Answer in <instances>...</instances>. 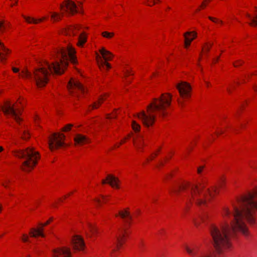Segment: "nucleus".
Returning <instances> with one entry per match:
<instances>
[{
  "label": "nucleus",
  "instance_id": "obj_1",
  "mask_svg": "<svg viewBox=\"0 0 257 257\" xmlns=\"http://www.w3.org/2000/svg\"><path fill=\"white\" fill-rule=\"evenodd\" d=\"M257 211V188L251 192L238 197L231 208H223L222 215L224 222L218 227L211 225L210 233L216 253H203L199 257H224L230 250L232 237L240 233L245 236L249 234L245 221L254 222V213Z\"/></svg>",
  "mask_w": 257,
  "mask_h": 257
},
{
  "label": "nucleus",
  "instance_id": "obj_2",
  "mask_svg": "<svg viewBox=\"0 0 257 257\" xmlns=\"http://www.w3.org/2000/svg\"><path fill=\"white\" fill-rule=\"evenodd\" d=\"M75 53V50L71 47L59 49L55 53L57 60L55 62L51 63L46 62L39 67L34 69L33 73L27 69L24 70L19 75L24 78L34 81L38 87H43L48 83L51 74H62L69 61L73 64L76 63Z\"/></svg>",
  "mask_w": 257,
  "mask_h": 257
},
{
  "label": "nucleus",
  "instance_id": "obj_3",
  "mask_svg": "<svg viewBox=\"0 0 257 257\" xmlns=\"http://www.w3.org/2000/svg\"><path fill=\"white\" fill-rule=\"evenodd\" d=\"M180 192L186 193L188 201L192 200L199 205H207L210 198L217 192L216 187H212L211 190L206 188L204 183H191L183 182L177 184L171 191V194H178Z\"/></svg>",
  "mask_w": 257,
  "mask_h": 257
},
{
  "label": "nucleus",
  "instance_id": "obj_4",
  "mask_svg": "<svg viewBox=\"0 0 257 257\" xmlns=\"http://www.w3.org/2000/svg\"><path fill=\"white\" fill-rule=\"evenodd\" d=\"M172 95L169 93H164L158 98H154L147 107V112H141L138 114L146 126L152 125L156 119V116L158 115L164 117L167 114V108L171 105Z\"/></svg>",
  "mask_w": 257,
  "mask_h": 257
},
{
  "label": "nucleus",
  "instance_id": "obj_5",
  "mask_svg": "<svg viewBox=\"0 0 257 257\" xmlns=\"http://www.w3.org/2000/svg\"><path fill=\"white\" fill-rule=\"evenodd\" d=\"M14 154L21 159L22 169L26 172H29L33 170L40 158L39 153L30 147L25 150L15 151Z\"/></svg>",
  "mask_w": 257,
  "mask_h": 257
},
{
  "label": "nucleus",
  "instance_id": "obj_6",
  "mask_svg": "<svg viewBox=\"0 0 257 257\" xmlns=\"http://www.w3.org/2000/svg\"><path fill=\"white\" fill-rule=\"evenodd\" d=\"M100 53L102 55L103 59L105 61H103L101 57L96 53V59L97 62V64L100 69H108L110 68V65L106 62V61H109L112 58V54L108 51L106 50L104 48H102L99 50Z\"/></svg>",
  "mask_w": 257,
  "mask_h": 257
},
{
  "label": "nucleus",
  "instance_id": "obj_7",
  "mask_svg": "<svg viewBox=\"0 0 257 257\" xmlns=\"http://www.w3.org/2000/svg\"><path fill=\"white\" fill-rule=\"evenodd\" d=\"M65 136L61 133H54L49 139V146L51 150L57 149L61 147L65 146L64 141Z\"/></svg>",
  "mask_w": 257,
  "mask_h": 257
},
{
  "label": "nucleus",
  "instance_id": "obj_8",
  "mask_svg": "<svg viewBox=\"0 0 257 257\" xmlns=\"http://www.w3.org/2000/svg\"><path fill=\"white\" fill-rule=\"evenodd\" d=\"M2 109L5 114L11 115L17 122H20L21 118L19 115L21 114V110L18 106L15 107L10 101H7L3 105Z\"/></svg>",
  "mask_w": 257,
  "mask_h": 257
},
{
  "label": "nucleus",
  "instance_id": "obj_9",
  "mask_svg": "<svg viewBox=\"0 0 257 257\" xmlns=\"http://www.w3.org/2000/svg\"><path fill=\"white\" fill-rule=\"evenodd\" d=\"M61 9L62 10L71 15L79 12V8L77 7L74 2L71 0H66V1L61 5Z\"/></svg>",
  "mask_w": 257,
  "mask_h": 257
},
{
  "label": "nucleus",
  "instance_id": "obj_10",
  "mask_svg": "<svg viewBox=\"0 0 257 257\" xmlns=\"http://www.w3.org/2000/svg\"><path fill=\"white\" fill-rule=\"evenodd\" d=\"M176 87L181 97H188L190 96L191 88L189 84L186 82L182 81L176 85Z\"/></svg>",
  "mask_w": 257,
  "mask_h": 257
},
{
  "label": "nucleus",
  "instance_id": "obj_11",
  "mask_svg": "<svg viewBox=\"0 0 257 257\" xmlns=\"http://www.w3.org/2000/svg\"><path fill=\"white\" fill-rule=\"evenodd\" d=\"M67 87L70 93L74 95L75 94V90H78L82 93H84L85 91V88L79 81L72 79L69 81Z\"/></svg>",
  "mask_w": 257,
  "mask_h": 257
},
{
  "label": "nucleus",
  "instance_id": "obj_12",
  "mask_svg": "<svg viewBox=\"0 0 257 257\" xmlns=\"http://www.w3.org/2000/svg\"><path fill=\"white\" fill-rule=\"evenodd\" d=\"M71 253L69 248L59 247L53 251V257H71Z\"/></svg>",
  "mask_w": 257,
  "mask_h": 257
},
{
  "label": "nucleus",
  "instance_id": "obj_13",
  "mask_svg": "<svg viewBox=\"0 0 257 257\" xmlns=\"http://www.w3.org/2000/svg\"><path fill=\"white\" fill-rule=\"evenodd\" d=\"M71 243L74 249L76 250H82L85 246L83 239L78 235H75L72 237Z\"/></svg>",
  "mask_w": 257,
  "mask_h": 257
},
{
  "label": "nucleus",
  "instance_id": "obj_14",
  "mask_svg": "<svg viewBox=\"0 0 257 257\" xmlns=\"http://www.w3.org/2000/svg\"><path fill=\"white\" fill-rule=\"evenodd\" d=\"M52 220V219H50L48 221H47L44 224H40V226L38 228H32L31 229L30 234L32 237H37L38 236H41L42 237H44V234L43 233V227L47 224H48Z\"/></svg>",
  "mask_w": 257,
  "mask_h": 257
},
{
  "label": "nucleus",
  "instance_id": "obj_15",
  "mask_svg": "<svg viewBox=\"0 0 257 257\" xmlns=\"http://www.w3.org/2000/svg\"><path fill=\"white\" fill-rule=\"evenodd\" d=\"M127 232L124 229H122L118 235L116 236V247L115 248L112 249L111 252V255L113 257V252L115 251L116 249L119 248V246H120L123 241V239L126 234Z\"/></svg>",
  "mask_w": 257,
  "mask_h": 257
},
{
  "label": "nucleus",
  "instance_id": "obj_16",
  "mask_svg": "<svg viewBox=\"0 0 257 257\" xmlns=\"http://www.w3.org/2000/svg\"><path fill=\"white\" fill-rule=\"evenodd\" d=\"M103 184H107L112 187L117 188L119 187V180L118 178H105L101 181Z\"/></svg>",
  "mask_w": 257,
  "mask_h": 257
},
{
  "label": "nucleus",
  "instance_id": "obj_17",
  "mask_svg": "<svg viewBox=\"0 0 257 257\" xmlns=\"http://www.w3.org/2000/svg\"><path fill=\"white\" fill-rule=\"evenodd\" d=\"M185 37V45L186 47L189 46L191 42L196 37V33L195 32H187L184 34Z\"/></svg>",
  "mask_w": 257,
  "mask_h": 257
},
{
  "label": "nucleus",
  "instance_id": "obj_18",
  "mask_svg": "<svg viewBox=\"0 0 257 257\" xmlns=\"http://www.w3.org/2000/svg\"><path fill=\"white\" fill-rule=\"evenodd\" d=\"M74 141L76 145H83L89 143V139L85 136L81 134H77L74 138Z\"/></svg>",
  "mask_w": 257,
  "mask_h": 257
},
{
  "label": "nucleus",
  "instance_id": "obj_19",
  "mask_svg": "<svg viewBox=\"0 0 257 257\" xmlns=\"http://www.w3.org/2000/svg\"><path fill=\"white\" fill-rule=\"evenodd\" d=\"M118 215L120 216L126 223H130L132 219V216H131L130 212L126 209L123 211H120L118 213ZM117 216L118 215H116V216Z\"/></svg>",
  "mask_w": 257,
  "mask_h": 257
},
{
  "label": "nucleus",
  "instance_id": "obj_20",
  "mask_svg": "<svg viewBox=\"0 0 257 257\" xmlns=\"http://www.w3.org/2000/svg\"><path fill=\"white\" fill-rule=\"evenodd\" d=\"M81 26L76 25L75 26H71L66 29L64 31V34L69 36H74L77 34V31L79 30Z\"/></svg>",
  "mask_w": 257,
  "mask_h": 257
},
{
  "label": "nucleus",
  "instance_id": "obj_21",
  "mask_svg": "<svg viewBox=\"0 0 257 257\" xmlns=\"http://www.w3.org/2000/svg\"><path fill=\"white\" fill-rule=\"evenodd\" d=\"M77 45L79 47H82L87 41L86 34L84 32H82L78 37Z\"/></svg>",
  "mask_w": 257,
  "mask_h": 257
},
{
  "label": "nucleus",
  "instance_id": "obj_22",
  "mask_svg": "<svg viewBox=\"0 0 257 257\" xmlns=\"http://www.w3.org/2000/svg\"><path fill=\"white\" fill-rule=\"evenodd\" d=\"M106 97V94H105L103 96H101L100 97H99L97 102H94L93 104L89 106V109L90 110L97 108L98 106L103 102V101L105 99Z\"/></svg>",
  "mask_w": 257,
  "mask_h": 257
},
{
  "label": "nucleus",
  "instance_id": "obj_23",
  "mask_svg": "<svg viewBox=\"0 0 257 257\" xmlns=\"http://www.w3.org/2000/svg\"><path fill=\"white\" fill-rule=\"evenodd\" d=\"M107 200V197L100 195L99 197L94 199V202L98 205H100L102 202H106Z\"/></svg>",
  "mask_w": 257,
  "mask_h": 257
},
{
  "label": "nucleus",
  "instance_id": "obj_24",
  "mask_svg": "<svg viewBox=\"0 0 257 257\" xmlns=\"http://www.w3.org/2000/svg\"><path fill=\"white\" fill-rule=\"evenodd\" d=\"M24 17V19L26 20V21L28 23H35V24H37L38 22H42V21L46 19V18L45 17H44L41 19H39L38 20H36L34 18H31L30 17Z\"/></svg>",
  "mask_w": 257,
  "mask_h": 257
},
{
  "label": "nucleus",
  "instance_id": "obj_25",
  "mask_svg": "<svg viewBox=\"0 0 257 257\" xmlns=\"http://www.w3.org/2000/svg\"><path fill=\"white\" fill-rule=\"evenodd\" d=\"M208 218V215L206 214H203L202 216H201L200 217V219H199V220H193V222H194V225L196 226H198L199 223V222L200 221H202L203 222H204L205 221V220Z\"/></svg>",
  "mask_w": 257,
  "mask_h": 257
},
{
  "label": "nucleus",
  "instance_id": "obj_26",
  "mask_svg": "<svg viewBox=\"0 0 257 257\" xmlns=\"http://www.w3.org/2000/svg\"><path fill=\"white\" fill-rule=\"evenodd\" d=\"M88 228L90 234L95 235L97 232V228L94 224L92 223L89 224Z\"/></svg>",
  "mask_w": 257,
  "mask_h": 257
},
{
  "label": "nucleus",
  "instance_id": "obj_27",
  "mask_svg": "<svg viewBox=\"0 0 257 257\" xmlns=\"http://www.w3.org/2000/svg\"><path fill=\"white\" fill-rule=\"evenodd\" d=\"M51 17L52 20L54 22L59 21L61 19V16H60V15L56 12L52 13Z\"/></svg>",
  "mask_w": 257,
  "mask_h": 257
},
{
  "label": "nucleus",
  "instance_id": "obj_28",
  "mask_svg": "<svg viewBox=\"0 0 257 257\" xmlns=\"http://www.w3.org/2000/svg\"><path fill=\"white\" fill-rule=\"evenodd\" d=\"M18 130L19 131V132L20 133V134H23V136H22V138L23 139H27L29 138V134L27 133V130H23V131H21L20 130L19 128H18Z\"/></svg>",
  "mask_w": 257,
  "mask_h": 257
},
{
  "label": "nucleus",
  "instance_id": "obj_29",
  "mask_svg": "<svg viewBox=\"0 0 257 257\" xmlns=\"http://www.w3.org/2000/svg\"><path fill=\"white\" fill-rule=\"evenodd\" d=\"M102 36L106 38L110 39L114 36L113 33H110L107 31L103 32L101 33Z\"/></svg>",
  "mask_w": 257,
  "mask_h": 257
},
{
  "label": "nucleus",
  "instance_id": "obj_30",
  "mask_svg": "<svg viewBox=\"0 0 257 257\" xmlns=\"http://www.w3.org/2000/svg\"><path fill=\"white\" fill-rule=\"evenodd\" d=\"M132 127L135 132H139L140 129V125L138 124L136 121L132 122Z\"/></svg>",
  "mask_w": 257,
  "mask_h": 257
},
{
  "label": "nucleus",
  "instance_id": "obj_31",
  "mask_svg": "<svg viewBox=\"0 0 257 257\" xmlns=\"http://www.w3.org/2000/svg\"><path fill=\"white\" fill-rule=\"evenodd\" d=\"M134 144H135V145L137 147H139L143 144V139H142V138H139V139L138 140H135L134 141Z\"/></svg>",
  "mask_w": 257,
  "mask_h": 257
},
{
  "label": "nucleus",
  "instance_id": "obj_32",
  "mask_svg": "<svg viewBox=\"0 0 257 257\" xmlns=\"http://www.w3.org/2000/svg\"><path fill=\"white\" fill-rule=\"evenodd\" d=\"M185 248L188 253L190 255H194L195 254V252L193 250L190 249L188 246H185Z\"/></svg>",
  "mask_w": 257,
  "mask_h": 257
},
{
  "label": "nucleus",
  "instance_id": "obj_33",
  "mask_svg": "<svg viewBox=\"0 0 257 257\" xmlns=\"http://www.w3.org/2000/svg\"><path fill=\"white\" fill-rule=\"evenodd\" d=\"M72 126H73V125L72 124H67L65 127H64L62 129V131L63 132H67V131H70Z\"/></svg>",
  "mask_w": 257,
  "mask_h": 257
},
{
  "label": "nucleus",
  "instance_id": "obj_34",
  "mask_svg": "<svg viewBox=\"0 0 257 257\" xmlns=\"http://www.w3.org/2000/svg\"><path fill=\"white\" fill-rule=\"evenodd\" d=\"M138 247L140 249L141 251H143L144 249V247L145 246L144 242L141 240L138 243Z\"/></svg>",
  "mask_w": 257,
  "mask_h": 257
},
{
  "label": "nucleus",
  "instance_id": "obj_35",
  "mask_svg": "<svg viewBox=\"0 0 257 257\" xmlns=\"http://www.w3.org/2000/svg\"><path fill=\"white\" fill-rule=\"evenodd\" d=\"M212 45V44H209L208 43H206V46L203 48V49L204 50V51L205 52H208L209 51L210 48Z\"/></svg>",
  "mask_w": 257,
  "mask_h": 257
},
{
  "label": "nucleus",
  "instance_id": "obj_36",
  "mask_svg": "<svg viewBox=\"0 0 257 257\" xmlns=\"http://www.w3.org/2000/svg\"><path fill=\"white\" fill-rule=\"evenodd\" d=\"M22 240L25 242L28 241V236L26 234H23V237H22Z\"/></svg>",
  "mask_w": 257,
  "mask_h": 257
},
{
  "label": "nucleus",
  "instance_id": "obj_37",
  "mask_svg": "<svg viewBox=\"0 0 257 257\" xmlns=\"http://www.w3.org/2000/svg\"><path fill=\"white\" fill-rule=\"evenodd\" d=\"M204 166H200L199 168H198L197 173L198 174H199V175L202 174V171L203 169H204Z\"/></svg>",
  "mask_w": 257,
  "mask_h": 257
},
{
  "label": "nucleus",
  "instance_id": "obj_38",
  "mask_svg": "<svg viewBox=\"0 0 257 257\" xmlns=\"http://www.w3.org/2000/svg\"><path fill=\"white\" fill-rule=\"evenodd\" d=\"M242 62L241 61H238L234 64V67H237L242 64Z\"/></svg>",
  "mask_w": 257,
  "mask_h": 257
},
{
  "label": "nucleus",
  "instance_id": "obj_39",
  "mask_svg": "<svg viewBox=\"0 0 257 257\" xmlns=\"http://www.w3.org/2000/svg\"><path fill=\"white\" fill-rule=\"evenodd\" d=\"M5 29V26L4 25V23L2 22H0V30H4Z\"/></svg>",
  "mask_w": 257,
  "mask_h": 257
},
{
  "label": "nucleus",
  "instance_id": "obj_40",
  "mask_svg": "<svg viewBox=\"0 0 257 257\" xmlns=\"http://www.w3.org/2000/svg\"><path fill=\"white\" fill-rule=\"evenodd\" d=\"M208 18L209 20L213 21V22H216L217 21H218V20L211 17H209Z\"/></svg>",
  "mask_w": 257,
  "mask_h": 257
},
{
  "label": "nucleus",
  "instance_id": "obj_41",
  "mask_svg": "<svg viewBox=\"0 0 257 257\" xmlns=\"http://www.w3.org/2000/svg\"><path fill=\"white\" fill-rule=\"evenodd\" d=\"M12 69H13V71H14V72H15V73H17L19 71V69L18 68H15V67H13L12 68Z\"/></svg>",
  "mask_w": 257,
  "mask_h": 257
},
{
  "label": "nucleus",
  "instance_id": "obj_42",
  "mask_svg": "<svg viewBox=\"0 0 257 257\" xmlns=\"http://www.w3.org/2000/svg\"><path fill=\"white\" fill-rule=\"evenodd\" d=\"M125 75H126V76L131 75H132V74L131 73V72L129 70H127L126 71V72H125Z\"/></svg>",
  "mask_w": 257,
  "mask_h": 257
},
{
  "label": "nucleus",
  "instance_id": "obj_43",
  "mask_svg": "<svg viewBox=\"0 0 257 257\" xmlns=\"http://www.w3.org/2000/svg\"><path fill=\"white\" fill-rule=\"evenodd\" d=\"M115 117V115H113L112 116H110V115H108L107 118H111Z\"/></svg>",
  "mask_w": 257,
  "mask_h": 257
},
{
  "label": "nucleus",
  "instance_id": "obj_44",
  "mask_svg": "<svg viewBox=\"0 0 257 257\" xmlns=\"http://www.w3.org/2000/svg\"><path fill=\"white\" fill-rule=\"evenodd\" d=\"M156 200H157V199H156V198H155V197H153V198H152V202H155L156 201Z\"/></svg>",
  "mask_w": 257,
  "mask_h": 257
},
{
  "label": "nucleus",
  "instance_id": "obj_45",
  "mask_svg": "<svg viewBox=\"0 0 257 257\" xmlns=\"http://www.w3.org/2000/svg\"><path fill=\"white\" fill-rule=\"evenodd\" d=\"M163 165V162H160L159 163V164L157 165V167H159V166H162V165Z\"/></svg>",
  "mask_w": 257,
  "mask_h": 257
},
{
  "label": "nucleus",
  "instance_id": "obj_46",
  "mask_svg": "<svg viewBox=\"0 0 257 257\" xmlns=\"http://www.w3.org/2000/svg\"><path fill=\"white\" fill-rule=\"evenodd\" d=\"M13 143L14 144H17L16 141L15 139L13 140Z\"/></svg>",
  "mask_w": 257,
  "mask_h": 257
},
{
  "label": "nucleus",
  "instance_id": "obj_47",
  "mask_svg": "<svg viewBox=\"0 0 257 257\" xmlns=\"http://www.w3.org/2000/svg\"><path fill=\"white\" fill-rule=\"evenodd\" d=\"M106 177H115V176L114 175H108Z\"/></svg>",
  "mask_w": 257,
  "mask_h": 257
},
{
  "label": "nucleus",
  "instance_id": "obj_48",
  "mask_svg": "<svg viewBox=\"0 0 257 257\" xmlns=\"http://www.w3.org/2000/svg\"><path fill=\"white\" fill-rule=\"evenodd\" d=\"M3 150H4L3 148L2 147L0 146V152L3 151Z\"/></svg>",
  "mask_w": 257,
  "mask_h": 257
},
{
  "label": "nucleus",
  "instance_id": "obj_49",
  "mask_svg": "<svg viewBox=\"0 0 257 257\" xmlns=\"http://www.w3.org/2000/svg\"><path fill=\"white\" fill-rule=\"evenodd\" d=\"M253 89L254 91H257V87L256 86H253Z\"/></svg>",
  "mask_w": 257,
  "mask_h": 257
},
{
  "label": "nucleus",
  "instance_id": "obj_50",
  "mask_svg": "<svg viewBox=\"0 0 257 257\" xmlns=\"http://www.w3.org/2000/svg\"><path fill=\"white\" fill-rule=\"evenodd\" d=\"M178 102H179V104H180V106H182L183 103H182V102H180V101H178Z\"/></svg>",
  "mask_w": 257,
  "mask_h": 257
},
{
  "label": "nucleus",
  "instance_id": "obj_51",
  "mask_svg": "<svg viewBox=\"0 0 257 257\" xmlns=\"http://www.w3.org/2000/svg\"><path fill=\"white\" fill-rule=\"evenodd\" d=\"M227 91L229 93H230L231 92V90H230V89L229 88H227Z\"/></svg>",
  "mask_w": 257,
  "mask_h": 257
},
{
  "label": "nucleus",
  "instance_id": "obj_52",
  "mask_svg": "<svg viewBox=\"0 0 257 257\" xmlns=\"http://www.w3.org/2000/svg\"><path fill=\"white\" fill-rule=\"evenodd\" d=\"M205 83H206L207 86H209V83L208 82H207V81H206Z\"/></svg>",
  "mask_w": 257,
  "mask_h": 257
},
{
  "label": "nucleus",
  "instance_id": "obj_53",
  "mask_svg": "<svg viewBox=\"0 0 257 257\" xmlns=\"http://www.w3.org/2000/svg\"><path fill=\"white\" fill-rule=\"evenodd\" d=\"M159 234H162V231H161V230L159 231Z\"/></svg>",
  "mask_w": 257,
  "mask_h": 257
},
{
  "label": "nucleus",
  "instance_id": "obj_54",
  "mask_svg": "<svg viewBox=\"0 0 257 257\" xmlns=\"http://www.w3.org/2000/svg\"><path fill=\"white\" fill-rule=\"evenodd\" d=\"M205 6V5H204V3H202V6Z\"/></svg>",
  "mask_w": 257,
  "mask_h": 257
},
{
  "label": "nucleus",
  "instance_id": "obj_55",
  "mask_svg": "<svg viewBox=\"0 0 257 257\" xmlns=\"http://www.w3.org/2000/svg\"><path fill=\"white\" fill-rule=\"evenodd\" d=\"M219 23H220L221 24H222V22L221 21H218Z\"/></svg>",
  "mask_w": 257,
  "mask_h": 257
},
{
  "label": "nucleus",
  "instance_id": "obj_56",
  "mask_svg": "<svg viewBox=\"0 0 257 257\" xmlns=\"http://www.w3.org/2000/svg\"><path fill=\"white\" fill-rule=\"evenodd\" d=\"M154 156H153V155H152V156H151V159H153V158H154Z\"/></svg>",
  "mask_w": 257,
  "mask_h": 257
},
{
  "label": "nucleus",
  "instance_id": "obj_57",
  "mask_svg": "<svg viewBox=\"0 0 257 257\" xmlns=\"http://www.w3.org/2000/svg\"><path fill=\"white\" fill-rule=\"evenodd\" d=\"M218 59H219V57L217 58V59H216V61H218Z\"/></svg>",
  "mask_w": 257,
  "mask_h": 257
},
{
  "label": "nucleus",
  "instance_id": "obj_58",
  "mask_svg": "<svg viewBox=\"0 0 257 257\" xmlns=\"http://www.w3.org/2000/svg\"><path fill=\"white\" fill-rule=\"evenodd\" d=\"M250 167H251V168H253V166H252L251 165H250Z\"/></svg>",
  "mask_w": 257,
  "mask_h": 257
},
{
  "label": "nucleus",
  "instance_id": "obj_59",
  "mask_svg": "<svg viewBox=\"0 0 257 257\" xmlns=\"http://www.w3.org/2000/svg\"><path fill=\"white\" fill-rule=\"evenodd\" d=\"M223 133V132L222 131L220 132V134H222Z\"/></svg>",
  "mask_w": 257,
  "mask_h": 257
},
{
  "label": "nucleus",
  "instance_id": "obj_60",
  "mask_svg": "<svg viewBox=\"0 0 257 257\" xmlns=\"http://www.w3.org/2000/svg\"><path fill=\"white\" fill-rule=\"evenodd\" d=\"M119 146L115 145V147H118Z\"/></svg>",
  "mask_w": 257,
  "mask_h": 257
},
{
  "label": "nucleus",
  "instance_id": "obj_61",
  "mask_svg": "<svg viewBox=\"0 0 257 257\" xmlns=\"http://www.w3.org/2000/svg\"><path fill=\"white\" fill-rule=\"evenodd\" d=\"M123 142H122V141L121 142H120V144H121Z\"/></svg>",
  "mask_w": 257,
  "mask_h": 257
}]
</instances>
